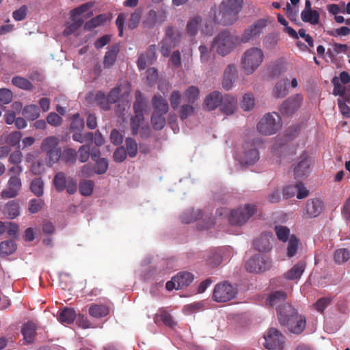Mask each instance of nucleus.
Instances as JSON below:
<instances>
[{
	"instance_id": "6",
	"label": "nucleus",
	"mask_w": 350,
	"mask_h": 350,
	"mask_svg": "<svg viewBox=\"0 0 350 350\" xmlns=\"http://www.w3.org/2000/svg\"><path fill=\"white\" fill-rule=\"evenodd\" d=\"M53 183L58 192H62L66 189L67 193L72 195L77 190V180L71 176L67 177L66 174L62 172H57L55 175Z\"/></svg>"
},
{
	"instance_id": "30",
	"label": "nucleus",
	"mask_w": 350,
	"mask_h": 350,
	"mask_svg": "<svg viewBox=\"0 0 350 350\" xmlns=\"http://www.w3.org/2000/svg\"><path fill=\"white\" fill-rule=\"evenodd\" d=\"M305 267L306 262L304 261L298 262L290 270L285 273V278L290 280L299 278L303 274Z\"/></svg>"
},
{
	"instance_id": "59",
	"label": "nucleus",
	"mask_w": 350,
	"mask_h": 350,
	"mask_svg": "<svg viewBox=\"0 0 350 350\" xmlns=\"http://www.w3.org/2000/svg\"><path fill=\"white\" fill-rule=\"evenodd\" d=\"M254 104L255 101L253 94L247 93L243 96L241 105L243 110L250 111L254 107Z\"/></svg>"
},
{
	"instance_id": "39",
	"label": "nucleus",
	"mask_w": 350,
	"mask_h": 350,
	"mask_svg": "<svg viewBox=\"0 0 350 350\" xmlns=\"http://www.w3.org/2000/svg\"><path fill=\"white\" fill-rule=\"evenodd\" d=\"M46 154V163L48 166L52 167L55 163H57L62 157V149L57 147L53 150H50Z\"/></svg>"
},
{
	"instance_id": "21",
	"label": "nucleus",
	"mask_w": 350,
	"mask_h": 350,
	"mask_svg": "<svg viewBox=\"0 0 350 350\" xmlns=\"http://www.w3.org/2000/svg\"><path fill=\"white\" fill-rule=\"evenodd\" d=\"M88 98L90 103H95L96 105L104 111H108L111 108L107 96L101 91L90 93Z\"/></svg>"
},
{
	"instance_id": "31",
	"label": "nucleus",
	"mask_w": 350,
	"mask_h": 350,
	"mask_svg": "<svg viewBox=\"0 0 350 350\" xmlns=\"http://www.w3.org/2000/svg\"><path fill=\"white\" fill-rule=\"evenodd\" d=\"M286 299V293L280 291H275L271 293L267 299V303L271 307L282 306L283 303Z\"/></svg>"
},
{
	"instance_id": "38",
	"label": "nucleus",
	"mask_w": 350,
	"mask_h": 350,
	"mask_svg": "<svg viewBox=\"0 0 350 350\" xmlns=\"http://www.w3.org/2000/svg\"><path fill=\"white\" fill-rule=\"evenodd\" d=\"M301 18L305 23L316 25L319 23L320 15L317 10H309L301 12Z\"/></svg>"
},
{
	"instance_id": "52",
	"label": "nucleus",
	"mask_w": 350,
	"mask_h": 350,
	"mask_svg": "<svg viewBox=\"0 0 350 350\" xmlns=\"http://www.w3.org/2000/svg\"><path fill=\"white\" fill-rule=\"evenodd\" d=\"M160 44V52L161 55L165 57H169L172 49L176 46V45L174 42H170V40L168 38H166L165 37H163Z\"/></svg>"
},
{
	"instance_id": "10",
	"label": "nucleus",
	"mask_w": 350,
	"mask_h": 350,
	"mask_svg": "<svg viewBox=\"0 0 350 350\" xmlns=\"http://www.w3.org/2000/svg\"><path fill=\"white\" fill-rule=\"evenodd\" d=\"M237 293L236 288L228 282H224L215 286L213 293V299L217 302H226L233 299Z\"/></svg>"
},
{
	"instance_id": "45",
	"label": "nucleus",
	"mask_w": 350,
	"mask_h": 350,
	"mask_svg": "<svg viewBox=\"0 0 350 350\" xmlns=\"http://www.w3.org/2000/svg\"><path fill=\"white\" fill-rule=\"evenodd\" d=\"M31 191L37 197L43 195L44 182L41 178H36L31 180L30 185Z\"/></svg>"
},
{
	"instance_id": "55",
	"label": "nucleus",
	"mask_w": 350,
	"mask_h": 350,
	"mask_svg": "<svg viewBox=\"0 0 350 350\" xmlns=\"http://www.w3.org/2000/svg\"><path fill=\"white\" fill-rule=\"evenodd\" d=\"M44 206V202L42 199L33 198L29 200L28 210L31 213L35 214L40 211Z\"/></svg>"
},
{
	"instance_id": "60",
	"label": "nucleus",
	"mask_w": 350,
	"mask_h": 350,
	"mask_svg": "<svg viewBox=\"0 0 350 350\" xmlns=\"http://www.w3.org/2000/svg\"><path fill=\"white\" fill-rule=\"evenodd\" d=\"M84 128V121L80 118L79 113L72 116V121L70 124V129L72 131H81Z\"/></svg>"
},
{
	"instance_id": "34",
	"label": "nucleus",
	"mask_w": 350,
	"mask_h": 350,
	"mask_svg": "<svg viewBox=\"0 0 350 350\" xmlns=\"http://www.w3.org/2000/svg\"><path fill=\"white\" fill-rule=\"evenodd\" d=\"M109 18L105 14H101L87 21L84 25V29L90 31L98 26L104 25Z\"/></svg>"
},
{
	"instance_id": "11",
	"label": "nucleus",
	"mask_w": 350,
	"mask_h": 350,
	"mask_svg": "<svg viewBox=\"0 0 350 350\" xmlns=\"http://www.w3.org/2000/svg\"><path fill=\"white\" fill-rule=\"evenodd\" d=\"M303 101L301 94H297L288 97L280 105L279 110L284 116H291L301 107Z\"/></svg>"
},
{
	"instance_id": "57",
	"label": "nucleus",
	"mask_w": 350,
	"mask_h": 350,
	"mask_svg": "<svg viewBox=\"0 0 350 350\" xmlns=\"http://www.w3.org/2000/svg\"><path fill=\"white\" fill-rule=\"evenodd\" d=\"M94 182L92 180H83L80 183L79 191L83 196H89L92 193Z\"/></svg>"
},
{
	"instance_id": "18",
	"label": "nucleus",
	"mask_w": 350,
	"mask_h": 350,
	"mask_svg": "<svg viewBox=\"0 0 350 350\" xmlns=\"http://www.w3.org/2000/svg\"><path fill=\"white\" fill-rule=\"evenodd\" d=\"M290 332L295 334H300L304 332L306 326V317L304 315L296 314L286 325Z\"/></svg>"
},
{
	"instance_id": "63",
	"label": "nucleus",
	"mask_w": 350,
	"mask_h": 350,
	"mask_svg": "<svg viewBox=\"0 0 350 350\" xmlns=\"http://www.w3.org/2000/svg\"><path fill=\"white\" fill-rule=\"evenodd\" d=\"M96 174H103L108 169V162L105 158H99L94 165Z\"/></svg>"
},
{
	"instance_id": "28",
	"label": "nucleus",
	"mask_w": 350,
	"mask_h": 350,
	"mask_svg": "<svg viewBox=\"0 0 350 350\" xmlns=\"http://www.w3.org/2000/svg\"><path fill=\"white\" fill-rule=\"evenodd\" d=\"M288 80L282 79L278 81L272 90V94L275 98H282L288 94Z\"/></svg>"
},
{
	"instance_id": "46",
	"label": "nucleus",
	"mask_w": 350,
	"mask_h": 350,
	"mask_svg": "<svg viewBox=\"0 0 350 350\" xmlns=\"http://www.w3.org/2000/svg\"><path fill=\"white\" fill-rule=\"evenodd\" d=\"M299 244V239L295 235L292 234L288 240L287 246V256L289 258L293 257L297 252Z\"/></svg>"
},
{
	"instance_id": "41",
	"label": "nucleus",
	"mask_w": 350,
	"mask_h": 350,
	"mask_svg": "<svg viewBox=\"0 0 350 350\" xmlns=\"http://www.w3.org/2000/svg\"><path fill=\"white\" fill-rule=\"evenodd\" d=\"M23 115L29 120H34L40 116V110L36 105H29L23 109Z\"/></svg>"
},
{
	"instance_id": "16",
	"label": "nucleus",
	"mask_w": 350,
	"mask_h": 350,
	"mask_svg": "<svg viewBox=\"0 0 350 350\" xmlns=\"http://www.w3.org/2000/svg\"><path fill=\"white\" fill-rule=\"evenodd\" d=\"M156 44L150 45L144 53H142L137 59V65L139 70H142L148 66L152 65L157 59Z\"/></svg>"
},
{
	"instance_id": "36",
	"label": "nucleus",
	"mask_w": 350,
	"mask_h": 350,
	"mask_svg": "<svg viewBox=\"0 0 350 350\" xmlns=\"http://www.w3.org/2000/svg\"><path fill=\"white\" fill-rule=\"evenodd\" d=\"M76 317V313L74 309L66 308L60 311L58 314V320L62 323H72Z\"/></svg>"
},
{
	"instance_id": "24",
	"label": "nucleus",
	"mask_w": 350,
	"mask_h": 350,
	"mask_svg": "<svg viewBox=\"0 0 350 350\" xmlns=\"http://www.w3.org/2000/svg\"><path fill=\"white\" fill-rule=\"evenodd\" d=\"M153 113L166 114L169 111V105L166 99L161 95H154L152 98Z\"/></svg>"
},
{
	"instance_id": "35",
	"label": "nucleus",
	"mask_w": 350,
	"mask_h": 350,
	"mask_svg": "<svg viewBox=\"0 0 350 350\" xmlns=\"http://www.w3.org/2000/svg\"><path fill=\"white\" fill-rule=\"evenodd\" d=\"M59 139L55 136H49L44 138L40 145V149L43 152H48L59 147Z\"/></svg>"
},
{
	"instance_id": "27",
	"label": "nucleus",
	"mask_w": 350,
	"mask_h": 350,
	"mask_svg": "<svg viewBox=\"0 0 350 350\" xmlns=\"http://www.w3.org/2000/svg\"><path fill=\"white\" fill-rule=\"evenodd\" d=\"M221 94L219 91H214L206 96L204 104L209 111L215 109L221 101Z\"/></svg>"
},
{
	"instance_id": "42",
	"label": "nucleus",
	"mask_w": 350,
	"mask_h": 350,
	"mask_svg": "<svg viewBox=\"0 0 350 350\" xmlns=\"http://www.w3.org/2000/svg\"><path fill=\"white\" fill-rule=\"evenodd\" d=\"M350 251L345 248L336 250L334 253V260L336 264L341 265L349 260Z\"/></svg>"
},
{
	"instance_id": "25",
	"label": "nucleus",
	"mask_w": 350,
	"mask_h": 350,
	"mask_svg": "<svg viewBox=\"0 0 350 350\" xmlns=\"http://www.w3.org/2000/svg\"><path fill=\"white\" fill-rule=\"evenodd\" d=\"M272 236L267 233H263L254 242L255 248L260 252H267L271 249Z\"/></svg>"
},
{
	"instance_id": "49",
	"label": "nucleus",
	"mask_w": 350,
	"mask_h": 350,
	"mask_svg": "<svg viewBox=\"0 0 350 350\" xmlns=\"http://www.w3.org/2000/svg\"><path fill=\"white\" fill-rule=\"evenodd\" d=\"M202 22L200 16H197L191 18L187 25V32L189 36H195L198 31L199 25Z\"/></svg>"
},
{
	"instance_id": "8",
	"label": "nucleus",
	"mask_w": 350,
	"mask_h": 350,
	"mask_svg": "<svg viewBox=\"0 0 350 350\" xmlns=\"http://www.w3.org/2000/svg\"><path fill=\"white\" fill-rule=\"evenodd\" d=\"M256 210V206L254 204H246L239 207L231 211L229 221L232 225H243L254 214Z\"/></svg>"
},
{
	"instance_id": "4",
	"label": "nucleus",
	"mask_w": 350,
	"mask_h": 350,
	"mask_svg": "<svg viewBox=\"0 0 350 350\" xmlns=\"http://www.w3.org/2000/svg\"><path fill=\"white\" fill-rule=\"evenodd\" d=\"M93 6V3L88 2L81 5L80 6L72 9L70 12V18L72 23H67L66 27L64 30V35L68 36L76 31L83 24L84 20L81 15Z\"/></svg>"
},
{
	"instance_id": "3",
	"label": "nucleus",
	"mask_w": 350,
	"mask_h": 350,
	"mask_svg": "<svg viewBox=\"0 0 350 350\" xmlns=\"http://www.w3.org/2000/svg\"><path fill=\"white\" fill-rule=\"evenodd\" d=\"M237 41V38L229 31H223L213 39L212 47L216 49L219 55L226 56L234 49Z\"/></svg>"
},
{
	"instance_id": "2",
	"label": "nucleus",
	"mask_w": 350,
	"mask_h": 350,
	"mask_svg": "<svg viewBox=\"0 0 350 350\" xmlns=\"http://www.w3.org/2000/svg\"><path fill=\"white\" fill-rule=\"evenodd\" d=\"M264 53L258 47L247 49L241 56V67L245 74L252 75L262 63Z\"/></svg>"
},
{
	"instance_id": "12",
	"label": "nucleus",
	"mask_w": 350,
	"mask_h": 350,
	"mask_svg": "<svg viewBox=\"0 0 350 350\" xmlns=\"http://www.w3.org/2000/svg\"><path fill=\"white\" fill-rule=\"evenodd\" d=\"M324 209V203L320 198H314L308 199L303 209L302 216L306 219L318 217Z\"/></svg>"
},
{
	"instance_id": "13",
	"label": "nucleus",
	"mask_w": 350,
	"mask_h": 350,
	"mask_svg": "<svg viewBox=\"0 0 350 350\" xmlns=\"http://www.w3.org/2000/svg\"><path fill=\"white\" fill-rule=\"evenodd\" d=\"M264 346L269 350H282L284 344L283 335L276 329L270 328L264 336Z\"/></svg>"
},
{
	"instance_id": "50",
	"label": "nucleus",
	"mask_w": 350,
	"mask_h": 350,
	"mask_svg": "<svg viewBox=\"0 0 350 350\" xmlns=\"http://www.w3.org/2000/svg\"><path fill=\"white\" fill-rule=\"evenodd\" d=\"M16 250V245L13 241H5L0 243V255H10L13 254Z\"/></svg>"
},
{
	"instance_id": "1",
	"label": "nucleus",
	"mask_w": 350,
	"mask_h": 350,
	"mask_svg": "<svg viewBox=\"0 0 350 350\" xmlns=\"http://www.w3.org/2000/svg\"><path fill=\"white\" fill-rule=\"evenodd\" d=\"M243 4V0H222L217 8L211 9L209 18L224 26L232 25L237 21Z\"/></svg>"
},
{
	"instance_id": "64",
	"label": "nucleus",
	"mask_w": 350,
	"mask_h": 350,
	"mask_svg": "<svg viewBox=\"0 0 350 350\" xmlns=\"http://www.w3.org/2000/svg\"><path fill=\"white\" fill-rule=\"evenodd\" d=\"M126 150L124 146H120L116 149L113 154L114 161L117 163L123 162L126 158Z\"/></svg>"
},
{
	"instance_id": "9",
	"label": "nucleus",
	"mask_w": 350,
	"mask_h": 350,
	"mask_svg": "<svg viewBox=\"0 0 350 350\" xmlns=\"http://www.w3.org/2000/svg\"><path fill=\"white\" fill-rule=\"evenodd\" d=\"M256 140L246 142L243 145V151L239 156V160L242 165H250L254 164L260 158L256 147Z\"/></svg>"
},
{
	"instance_id": "62",
	"label": "nucleus",
	"mask_w": 350,
	"mask_h": 350,
	"mask_svg": "<svg viewBox=\"0 0 350 350\" xmlns=\"http://www.w3.org/2000/svg\"><path fill=\"white\" fill-rule=\"evenodd\" d=\"M142 10L137 9L131 14L128 25L130 29H133L137 27L142 17Z\"/></svg>"
},
{
	"instance_id": "47",
	"label": "nucleus",
	"mask_w": 350,
	"mask_h": 350,
	"mask_svg": "<svg viewBox=\"0 0 350 350\" xmlns=\"http://www.w3.org/2000/svg\"><path fill=\"white\" fill-rule=\"evenodd\" d=\"M165 114L152 113L151 117V123L155 130H161L166 124Z\"/></svg>"
},
{
	"instance_id": "54",
	"label": "nucleus",
	"mask_w": 350,
	"mask_h": 350,
	"mask_svg": "<svg viewBox=\"0 0 350 350\" xmlns=\"http://www.w3.org/2000/svg\"><path fill=\"white\" fill-rule=\"evenodd\" d=\"M12 82L14 85L25 90H31L33 88L32 83L28 79L22 77H14Z\"/></svg>"
},
{
	"instance_id": "43",
	"label": "nucleus",
	"mask_w": 350,
	"mask_h": 350,
	"mask_svg": "<svg viewBox=\"0 0 350 350\" xmlns=\"http://www.w3.org/2000/svg\"><path fill=\"white\" fill-rule=\"evenodd\" d=\"M202 217V211L200 210H191L185 212L180 217L181 221L185 224H190L194 222Z\"/></svg>"
},
{
	"instance_id": "20",
	"label": "nucleus",
	"mask_w": 350,
	"mask_h": 350,
	"mask_svg": "<svg viewBox=\"0 0 350 350\" xmlns=\"http://www.w3.org/2000/svg\"><path fill=\"white\" fill-rule=\"evenodd\" d=\"M222 113L229 116L233 114L237 106V99L229 94L221 96V101L219 104Z\"/></svg>"
},
{
	"instance_id": "7",
	"label": "nucleus",
	"mask_w": 350,
	"mask_h": 350,
	"mask_svg": "<svg viewBox=\"0 0 350 350\" xmlns=\"http://www.w3.org/2000/svg\"><path fill=\"white\" fill-rule=\"evenodd\" d=\"M245 267L249 272L257 273L269 269L271 267V261L267 255L257 254L246 261Z\"/></svg>"
},
{
	"instance_id": "17",
	"label": "nucleus",
	"mask_w": 350,
	"mask_h": 350,
	"mask_svg": "<svg viewBox=\"0 0 350 350\" xmlns=\"http://www.w3.org/2000/svg\"><path fill=\"white\" fill-rule=\"evenodd\" d=\"M295 194H297L298 199H303L308 196V191L301 183H297L295 185L286 186L282 190V196L285 199L292 198Z\"/></svg>"
},
{
	"instance_id": "56",
	"label": "nucleus",
	"mask_w": 350,
	"mask_h": 350,
	"mask_svg": "<svg viewBox=\"0 0 350 350\" xmlns=\"http://www.w3.org/2000/svg\"><path fill=\"white\" fill-rule=\"evenodd\" d=\"M126 154L133 158L136 157L137 153V144L135 139L129 137L125 141Z\"/></svg>"
},
{
	"instance_id": "22",
	"label": "nucleus",
	"mask_w": 350,
	"mask_h": 350,
	"mask_svg": "<svg viewBox=\"0 0 350 350\" xmlns=\"http://www.w3.org/2000/svg\"><path fill=\"white\" fill-rule=\"evenodd\" d=\"M3 214L8 219H12L20 215V206L16 200H10L1 208Z\"/></svg>"
},
{
	"instance_id": "53",
	"label": "nucleus",
	"mask_w": 350,
	"mask_h": 350,
	"mask_svg": "<svg viewBox=\"0 0 350 350\" xmlns=\"http://www.w3.org/2000/svg\"><path fill=\"white\" fill-rule=\"evenodd\" d=\"M77 153L75 150L68 148L62 152V159L67 164H74L77 160Z\"/></svg>"
},
{
	"instance_id": "15",
	"label": "nucleus",
	"mask_w": 350,
	"mask_h": 350,
	"mask_svg": "<svg viewBox=\"0 0 350 350\" xmlns=\"http://www.w3.org/2000/svg\"><path fill=\"white\" fill-rule=\"evenodd\" d=\"M22 187V183L20 177L11 176L8 181L7 188L1 193L3 199H10L16 197Z\"/></svg>"
},
{
	"instance_id": "40",
	"label": "nucleus",
	"mask_w": 350,
	"mask_h": 350,
	"mask_svg": "<svg viewBox=\"0 0 350 350\" xmlns=\"http://www.w3.org/2000/svg\"><path fill=\"white\" fill-rule=\"evenodd\" d=\"M310 161L307 159H304L299 161L294 169L295 178H301L306 175L309 172Z\"/></svg>"
},
{
	"instance_id": "61",
	"label": "nucleus",
	"mask_w": 350,
	"mask_h": 350,
	"mask_svg": "<svg viewBox=\"0 0 350 350\" xmlns=\"http://www.w3.org/2000/svg\"><path fill=\"white\" fill-rule=\"evenodd\" d=\"M278 42V37L275 33H269L263 38V44L267 49L275 48Z\"/></svg>"
},
{
	"instance_id": "32",
	"label": "nucleus",
	"mask_w": 350,
	"mask_h": 350,
	"mask_svg": "<svg viewBox=\"0 0 350 350\" xmlns=\"http://www.w3.org/2000/svg\"><path fill=\"white\" fill-rule=\"evenodd\" d=\"M154 321L157 325L163 323L170 327H174L176 324L172 315L166 310H161L159 314H155Z\"/></svg>"
},
{
	"instance_id": "48",
	"label": "nucleus",
	"mask_w": 350,
	"mask_h": 350,
	"mask_svg": "<svg viewBox=\"0 0 350 350\" xmlns=\"http://www.w3.org/2000/svg\"><path fill=\"white\" fill-rule=\"evenodd\" d=\"M274 231L276 234L278 239L282 242H286L289 240L290 229L284 226L278 225L274 227Z\"/></svg>"
},
{
	"instance_id": "44",
	"label": "nucleus",
	"mask_w": 350,
	"mask_h": 350,
	"mask_svg": "<svg viewBox=\"0 0 350 350\" xmlns=\"http://www.w3.org/2000/svg\"><path fill=\"white\" fill-rule=\"evenodd\" d=\"M200 90L198 88L191 85L184 92V97L189 104H193L199 98Z\"/></svg>"
},
{
	"instance_id": "37",
	"label": "nucleus",
	"mask_w": 350,
	"mask_h": 350,
	"mask_svg": "<svg viewBox=\"0 0 350 350\" xmlns=\"http://www.w3.org/2000/svg\"><path fill=\"white\" fill-rule=\"evenodd\" d=\"M164 37L168 38L170 42H174L177 46L180 42L182 33L178 29H175L172 26H167L165 29Z\"/></svg>"
},
{
	"instance_id": "14",
	"label": "nucleus",
	"mask_w": 350,
	"mask_h": 350,
	"mask_svg": "<svg viewBox=\"0 0 350 350\" xmlns=\"http://www.w3.org/2000/svg\"><path fill=\"white\" fill-rule=\"evenodd\" d=\"M267 21L265 19H258L254 24L245 29L241 36V41L246 43L256 37L259 36L267 27Z\"/></svg>"
},
{
	"instance_id": "23",
	"label": "nucleus",
	"mask_w": 350,
	"mask_h": 350,
	"mask_svg": "<svg viewBox=\"0 0 350 350\" xmlns=\"http://www.w3.org/2000/svg\"><path fill=\"white\" fill-rule=\"evenodd\" d=\"M120 46L118 44H113L105 53L103 58V64L105 68L112 67L117 59L118 54L120 52Z\"/></svg>"
},
{
	"instance_id": "26",
	"label": "nucleus",
	"mask_w": 350,
	"mask_h": 350,
	"mask_svg": "<svg viewBox=\"0 0 350 350\" xmlns=\"http://www.w3.org/2000/svg\"><path fill=\"white\" fill-rule=\"evenodd\" d=\"M37 326L35 323L28 321L25 323L21 329L23 339L26 343H31L36 334Z\"/></svg>"
},
{
	"instance_id": "33",
	"label": "nucleus",
	"mask_w": 350,
	"mask_h": 350,
	"mask_svg": "<svg viewBox=\"0 0 350 350\" xmlns=\"http://www.w3.org/2000/svg\"><path fill=\"white\" fill-rule=\"evenodd\" d=\"M178 288H184L193 281V275L188 271H181L176 275Z\"/></svg>"
},
{
	"instance_id": "58",
	"label": "nucleus",
	"mask_w": 350,
	"mask_h": 350,
	"mask_svg": "<svg viewBox=\"0 0 350 350\" xmlns=\"http://www.w3.org/2000/svg\"><path fill=\"white\" fill-rule=\"evenodd\" d=\"M200 59L202 64H207L211 58V49L204 44H200L198 47Z\"/></svg>"
},
{
	"instance_id": "19",
	"label": "nucleus",
	"mask_w": 350,
	"mask_h": 350,
	"mask_svg": "<svg viewBox=\"0 0 350 350\" xmlns=\"http://www.w3.org/2000/svg\"><path fill=\"white\" fill-rule=\"evenodd\" d=\"M297 313V310L288 304H284L282 306H279L277 308L278 318L282 325H286L290 319Z\"/></svg>"
},
{
	"instance_id": "29",
	"label": "nucleus",
	"mask_w": 350,
	"mask_h": 350,
	"mask_svg": "<svg viewBox=\"0 0 350 350\" xmlns=\"http://www.w3.org/2000/svg\"><path fill=\"white\" fill-rule=\"evenodd\" d=\"M89 314L96 319H101L109 314V308L104 304H91L89 307Z\"/></svg>"
},
{
	"instance_id": "5",
	"label": "nucleus",
	"mask_w": 350,
	"mask_h": 350,
	"mask_svg": "<svg viewBox=\"0 0 350 350\" xmlns=\"http://www.w3.org/2000/svg\"><path fill=\"white\" fill-rule=\"evenodd\" d=\"M277 120L270 113L265 114L257 124V130L265 135H270L275 133L282 126L279 115L275 113Z\"/></svg>"
},
{
	"instance_id": "51",
	"label": "nucleus",
	"mask_w": 350,
	"mask_h": 350,
	"mask_svg": "<svg viewBox=\"0 0 350 350\" xmlns=\"http://www.w3.org/2000/svg\"><path fill=\"white\" fill-rule=\"evenodd\" d=\"M158 21V16L155 10H150L145 16L143 21V26L145 28L150 29L153 27Z\"/></svg>"
}]
</instances>
